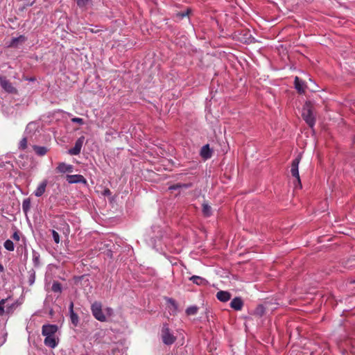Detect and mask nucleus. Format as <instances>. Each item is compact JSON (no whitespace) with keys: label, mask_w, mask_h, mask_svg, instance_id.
I'll return each mask as SVG.
<instances>
[{"label":"nucleus","mask_w":355,"mask_h":355,"mask_svg":"<svg viewBox=\"0 0 355 355\" xmlns=\"http://www.w3.org/2000/svg\"><path fill=\"white\" fill-rule=\"evenodd\" d=\"M3 246L8 251H13L15 249L14 243L10 239H8L4 242Z\"/></svg>","instance_id":"obj_25"},{"label":"nucleus","mask_w":355,"mask_h":355,"mask_svg":"<svg viewBox=\"0 0 355 355\" xmlns=\"http://www.w3.org/2000/svg\"><path fill=\"white\" fill-rule=\"evenodd\" d=\"M92 313L94 317L100 322H105L106 316L103 312L102 304L99 302H94L91 306Z\"/></svg>","instance_id":"obj_4"},{"label":"nucleus","mask_w":355,"mask_h":355,"mask_svg":"<svg viewBox=\"0 0 355 355\" xmlns=\"http://www.w3.org/2000/svg\"><path fill=\"white\" fill-rule=\"evenodd\" d=\"M26 40V37L24 35H20L17 37H14L11 40L9 46L17 47L19 43H24Z\"/></svg>","instance_id":"obj_15"},{"label":"nucleus","mask_w":355,"mask_h":355,"mask_svg":"<svg viewBox=\"0 0 355 355\" xmlns=\"http://www.w3.org/2000/svg\"><path fill=\"white\" fill-rule=\"evenodd\" d=\"M71 121L73 123H79L80 125L84 124V121L81 118L75 117L71 119Z\"/></svg>","instance_id":"obj_32"},{"label":"nucleus","mask_w":355,"mask_h":355,"mask_svg":"<svg viewBox=\"0 0 355 355\" xmlns=\"http://www.w3.org/2000/svg\"><path fill=\"white\" fill-rule=\"evenodd\" d=\"M28 141L26 137H24L19 144V148L21 150H25L26 149L28 145H27Z\"/></svg>","instance_id":"obj_29"},{"label":"nucleus","mask_w":355,"mask_h":355,"mask_svg":"<svg viewBox=\"0 0 355 355\" xmlns=\"http://www.w3.org/2000/svg\"><path fill=\"white\" fill-rule=\"evenodd\" d=\"M15 306V304H12L10 305L8 304L7 305V309H6V313H9L12 311V309H14Z\"/></svg>","instance_id":"obj_34"},{"label":"nucleus","mask_w":355,"mask_h":355,"mask_svg":"<svg viewBox=\"0 0 355 355\" xmlns=\"http://www.w3.org/2000/svg\"><path fill=\"white\" fill-rule=\"evenodd\" d=\"M191 186V184H180V183H178V184H173L172 186H170L169 187V189L170 190H175V189H180V188L187 189V188L190 187Z\"/></svg>","instance_id":"obj_23"},{"label":"nucleus","mask_w":355,"mask_h":355,"mask_svg":"<svg viewBox=\"0 0 355 355\" xmlns=\"http://www.w3.org/2000/svg\"><path fill=\"white\" fill-rule=\"evenodd\" d=\"M78 8L86 10L89 4L92 3V0H74Z\"/></svg>","instance_id":"obj_18"},{"label":"nucleus","mask_w":355,"mask_h":355,"mask_svg":"<svg viewBox=\"0 0 355 355\" xmlns=\"http://www.w3.org/2000/svg\"><path fill=\"white\" fill-rule=\"evenodd\" d=\"M52 236L53 239L56 243H60V236L59 234L54 230H52Z\"/></svg>","instance_id":"obj_30"},{"label":"nucleus","mask_w":355,"mask_h":355,"mask_svg":"<svg viewBox=\"0 0 355 355\" xmlns=\"http://www.w3.org/2000/svg\"><path fill=\"white\" fill-rule=\"evenodd\" d=\"M51 290L54 293H61L62 291V285L58 282H54L53 283Z\"/></svg>","instance_id":"obj_24"},{"label":"nucleus","mask_w":355,"mask_h":355,"mask_svg":"<svg viewBox=\"0 0 355 355\" xmlns=\"http://www.w3.org/2000/svg\"><path fill=\"white\" fill-rule=\"evenodd\" d=\"M202 211L203 215L205 217L210 216L212 214L211 206L207 202H204L202 203Z\"/></svg>","instance_id":"obj_19"},{"label":"nucleus","mask_w":355,"mask_h":355,"mask_svg":"<svg viewBox=\"0 0 355 355\" xmlns=\"http://www.w3.org/2000/svg\"><path fill=\"white\" fill-rule=\"evenodd\" d=\"M189 279L197 285H205L207 284V281L205 279L196 275L191 277Z\"/></svg>","instance_id":"obj_16"},{"label":"nucleus","mask_w":355,"mask_h":355,"mask_svg":"<svg viewBox=\"0 0 355 355\" xmlns=\"http://www.w3.org/2000/svg\"><path fill=\"white\" fill-rule=\"evenodd\" d=\"M35 3V1H33L31 3H27L26 4V6H32L33 4Z\"/></svg>","instance_id":"obj_36"},{"label":"nucleus","mask_w":355,"mask_h":355,"mask_svg":"<svg viewBox=\"0 0 355 355\" xmlns=\"http://www.w3.org/2000/svg\"><path fill=\"white\" fill-rule=\"evenodd\" d=\"M55 170L58 173H72L73 171V166L70 164H67L64 162H60L58 164Z\"/></svg>","instance_id":"obj_9"},{"label":"nucleus","mask_w":355,"mask_h":355,"mask_svg":"<svg viewBox=\"0 0 355 355\" xmlns=\"http://www.w3.org/2000/svg\"><path fill=\"white\" fill-rule=\"evenodd\" d=\"M47 184V180H44L43 181H42L34 191L35 196L37 197L42 196L45 193Z\"/></svg>","instance_id":"obj_10"},{"label":"nucleus","mask_w":355,"mask_h":355,"mask_svg":"<svg viewBox=\"0 0 355 355\" xmlns=\"http://www.w3.org/2000/svg\"><path fill=\"white\" fill-rule=\"evenodd\" d=\"M190 9L187 8L185 11H182V12H178L176 14V17L178 19H182L183 18H184L185 17H187L189 16V13H190Z\"/></svg>","instance_id":"obj_27"},{"label":"nucleus","mask_w":355,"mask_h":355,"mask_svg":"<svg viewBox=\"0 0 355 355\" xmlns=\"http://www.w3.org/2000/svg\"><path fill=\"white\" fill-rule=\"evenodd\" d=\"M313 107L312 104L310 102H306L303 106L302 111L303 119L311 128H313L315 123V119L313 116Z\"/></svg>","instance_id":"obj_2"},{"label":"nucleus","mask_w":355,"mask_h":355,"mask_svg":"<svg viewBox=\"0 0 355 355\" xmlns=\"http://www.w3.org/2000/svg\"><path fill=\"white\" fill-rule=\"evenodd\" d=\"M110 193V191L109 189H105L104 191V194L109 195Z\"/></svg>","instance_id":"obj_37"},{"label":"nucleus","mask_w":355,"mask_h":355,"mask_svg":"<svg viewBox=\"0 0 355 355\" xmlns=\"http://www.w3.org/2000/svg\"><path fill=\"white\" fill-rule=\"evenodd\" d=\"M58 327L56 324H44L42 327V335L45 337L44 343L50 348H55L59 343V338L56 336Z\"/></svg>","instance_id":"obj_1"},{"label":"nucleus","mask_w":355,"mask_h":355,"mask_svg":"<svg viewBox=\"0 0 355 355\" xmlns=\"http://www.w3.org/2000/svg\"><path fill=\"white\" fill-rule=\"evenodd\" d=\"M12 238L15 241H19L20 236L17 232H14V234L12 236Z\"/></svg>","instance_id":"obj_33"},{"label":"nucleus","mask_w":355,"mask_h":355,"mask_svg":"<svg viewBox=\"0 0 355 355\" xmlns=\"http://www.w3.org/2000/svg\"><path fill=\"white\" fill-rule=\"evenodd\" d=\"M162 342L166 345H171L176 340V337L173 336L167 324H164L161 331Z\"/></svg>","instance_id":"obj_3"},{"label":"nucleus","mask_w":355,"mask_h":355,"mask_svg":"<svg viewBox=\"0 0 355 355\" xmlns=\"http://www.w3.org/2000/svg\"><path fill=\"white\" fill-rule=\"evenodd\" d=\"M302 158V155L299 154L297 157H295L291 163V173L293 177H294L296 179V181L297 182V184L301 187V180L300 178L299 174V170L298 166Z\"/></svg>","instance_id":"obj_5"},{"label":"nucleus","mask_w":355,"mask_h":355,"mask_svg":"<svg viewBox=\"0 0 355 355\" xmlns=\"http://www.w3.org/2000/svg\"><path fill=\"white\" fill-rule=\"evenodd\" d=\"M295 87L299 93L304 92V83L297 76L295 78Z\"/></svg>","instance_id":"obj_17"},{"label":"nucleus","mask_w":355,"mask_h":355,"mask_svg":"<svg viewBox=\"0 0 355 355\" xmlns=\"http://www.w3.org/2000/svg\"><path fill=\"white\" fill-rule=\"evenodd\" d=\"M217 299L223 302H226L230 300L231 295L227 291H220L216 293Z\"/></svg>","instance_id":"obj_12"},{"label":"nucleus","mask_w":355,"mask_h":355,"mask_svg":"<svg viewBox=\"0 0 355 355\" xmlns=\"http://www.w3.org/2000/svg\"><path fill=\"white\" fill-rule=\"evenodd\" d=\"M70 318L72 324L76 327L78 324V315L73 311V303L71 302L69 305Z\"/></svg>","instance_id":"obj_13"},{"label":"nucleus","mask_w":355,"mask_h":355,"mask_svg":"<svg viewBox=\"0 0 355 355\" xmlns=\"http://www.w3.org/2000/svg\"><path fill=\"white\" fill-rule=\"evenodd\" d=\"M35 280V271H32L28 278L29 285H33Z\"/></svg>","instance_id":"obj_31"},{"label":"nucleus","mask_w":355,"mask_h":355,"mask_svg":"<svg viewBox=\"0 0 355 355\" xmlns=\"http://www.w3.org/2000/svg\"><path fill=\"white\" fill-rule=\"evenodd\" d=\"M4 267L3 266V264L1 263H0V272H4Z\"/></svg>","instance_id":"obj_35"},{"label":"nucleus","mask_w":355,"mask_h":355,"mask_svg":"<svg viewBox=\"0 0 355 355\" xmlns=\"http://www.w3.org/2000/svg\"><path fill=\"white\" fill-rule=\"evenodd\" d=\"M66 180L69 184H87V180L82 175H67Z\"/></svg>","instance_id":"obj_7"},{"label":"nucleus","mask_w":355,"mask_h":355,"mask_svg":"<svg viewBox=\"0 0 355 355\" xmlns=\"http://www.w3.org/2000/svg\"><path fill=\"white\" fill-rule=\"evenodd\" d=\"M200 155L204 159H208L211 157L212 150L209 148V144H206L201 148Z\"/></svg>","instance_id":"obj_11"},{"label":"nucleus","mask_w":355,"mask_h":355,"mask_svg":"<svg viewBox=\"0 0 355 355\" xmlns=\"http://www.w3.org/2000/svg\"><path fill=\"white\" fill-rule=\"evenodd\" d=\"M243 305V301L239 297L234 298L230 302L231 308L234 310L239 311L242 309Z\"/></svg>","instance_id":"obj_14"},{"label":"nucleus","mask_w":355,"mask_h":355,"mask_svg":"<svg viewBox=\"0 0 355 355\" xmlns=\"http://www.w3.org/2000/svg\"><path fill=\"white\" fill-rule=\"evenodd\" d=\"M31 207V202L30 198H26L23 200L22 202V209L26 216H27L28 212L30 211Z\"/></svg>","instance_id":"obj_20"},{"label":"nucleus","mask_w":355,"mask_h":355,"mask_svg":"<svg viewBox=\"0 0 355 355\" xmlns=\"http://www.w3.org/2000/svg\"><path fill=\"white\" fill-rule=\"evenodd\" d=\"M0 85L6 92L14 94H17V89L6 77L0 76Z\"/></svg>","instance_id":"obj_6"},{"label":"nucleus","mask_w":355,"mask_h":355,"mask_svg":"<svg viewBox=\"0 0 355 355\" xmlns=\"http://www.w3.org/2000/svg\"><path fill=\"white\" fill-rule=\"evenodd\" d=\"M198 308L196 306H189L186 309V313L188 315H196L198 312Z\"/></svg>","instance_id":"obj_26"},{"label":"nucleus","mask_w":355,"mask_h":355,"mask_svg":"<svg viewBox=\"0 0 355 355\" xmlns=\"http://www.w3.org/2000/svg\"><path fill=\"white\" fill-rule=\"evenodd\" d=\"M83 139L84 137H82L76 140L74 147L69 150V153L70 155H77L80 153L83 144Z\"/></svg>","instance_id":"obj_8"},{"label":"nucleus","mask_w":355,"mask_h":355,"mask_svg":"<svg viewBox=\"0 0 355 355\" xmlns=\"http://www.w3.org/2000/svg\"><path fill=\"white\" fill-rule=\"evenodd\" d=\"M33 263L35 268L40 266V256L38 252L33 251Z\"/></svg>","instance_id":"obj_22"},{"label":"nucleus","mask_w":355,"mask_h":355,"mask_svg":"<svg viewBox=\"0 0 355 355\" xmlns=\"http://www.w3.org/2000/svg\"><path fill=\"white\" fill-rule=\"evenodd\" d=\"M8 300V298H6V299H2L0 300V316L3 315V314L6 312L4 310V308H5V304L6 303Z\"/></svg>","instance_id":"obj_28"},{"label":"nucleus","mask_w":355,"mask_h":355,"mask_svg":"<svg viewBox=\"0 0 355 355\" xmlns=\"http://www.w3.org/2000/svg\"><path fill=\"white\" fill-rule=\"evenodd\" d=\"M33 149L36 154L40 156L44 155L48 151L47 148L44 146H34Z\"/></svg>","instance_id":"obj_21"}]
</instances>
